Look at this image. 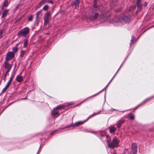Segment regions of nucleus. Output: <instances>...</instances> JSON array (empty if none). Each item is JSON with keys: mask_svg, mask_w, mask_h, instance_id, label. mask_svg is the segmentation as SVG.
I'll list each match as a JSON object with an SVG mask.
<instances>
[{"mask_svg": "<svg viewBox=\"0 0 154 154\" xmlns=\"http://www.w3.org/2000/svg\"><path fill=\"white\" fill-rule=\"evenodd\" d=\"M29 29L28 27H25L20 30L18 33L19 37L23 36L26 37L29 34Z\"/></svg>", "mask_w": 154, "mask_h": 154, "instance_id": "1", "label": "nucleus"}, {"mask_svg": "<svg viewBox=\"0 0 154 154\" xmlns=\"http://www.w3.org/2000/svg\"><path fill=\"white\" fill-rule=\"evenodd\" d=\"M118 140L116 137H114L113 138L112 142L108 144V147L109 148H113L115 147H118Z\"/></svg>", "mask_w": 154, "mask_h": 154, "instance_id": "2", "label": "nucleus"}, {"mask_svg": "<svg viewBox=\"0 0 154 154\" xmlns=\"http://www.w3.org/2000/svg\"><path fill=\"white\" fill-rule=\"evenodd\" d=\"M50 18V13L48 12L45 14L44 17V24L47 25L49 23V20Z\"/></svg>", "mask_w": 154, "mask_h": 154, "instance_id": "3", "label": "nucleus"}, {"mask_svg": "<svg viewBox=\"0 0 154 154\" xmlns=\"http://www.w3.org/2000/svg\"><path fill=\"white\" fill-rule=\"evenodd\" d=\"M14 56L13 52H9L7 54L5 58V60L9 61L13 58Z\"/></svg>", "mask_w": 154, "mask_h": 154, "instance_id": "4", "label": "nucleus"}, {"mask_svg": "<svg viewBox=\"0 0 154 154\" xmlns=\"http://www.w3.org/2000/svg\"><path fill=\"white\" fill-rule=\"evenodd\" d=\"M132 152L134 154H136L137 152V146L135 143L133 144L131 146Z\"/></svg>", "mask_w": 154, "mask_h": 154, "instance_id": "5", "label": "nucleus"}, {"mask_svg": "<svg viewBox=\"0 0 154 154\" xmlns=\"http://www.w3.org/2000/svg\"><path fill=\"white\" fill-rule=\"evenodd\" d=\"M8 61L5 60L3 63V66L6 69H11V66L10 64L8 63Z\"/></svg>", "mask_w": 154, "mask_h": 154, "instance_id": "6", "label": "nucleus"}, {"mask_svg": "<svg viewBox=\"0 0 154 154\" xmlns=\"http://www.w3.org/2000/svg\"><path fill=\"white\" fill-rule=\"evenodd\" d=\"M141 0H137V10L136 12H138L140 11L142 9V7L140 4Z\"/></svg>", "mask_w": 154, "mask_h": 154, "instance_id": "7", "label": "nucleus"}, {"mask_svg": "<svg viewBox=\"0 0 154 154\" xmlns=\"http://www.w3.org/2000/svg\"><path fill=\"white\" fill-rule=\"evenodd\" d=\"M123 21L125 22H129L131 20L130 17L127 16H125L123 18Z\"/></svg>", "mask_w": 154, "mask_h": 154, "instance_id": "8", "label": "nucleus"}, {"mask_svg": "<svg viewBox=\"0 0 154 154\" xmlns=\"http://www.w3.org/2000/svg\"><path fill=\"white\" fill-rule=\"evenodd\" d=\"M57 110V109H56V108L54 109L53 111H52V114L54 116L58 115L57 116L59 115V114H58V112Z\"/></svg>", "mask_w": 154, "mask_h": 154, "instance_id": "9", "label": "nucleus"}, {"mask_svg": "<svg viewBox=\"0 0 154 154\" xmlns=\"http://www.w3.org/2000/svg\"><path fill=\"white\" fill-rule=\"evenodd\" d=\"M125 122L124 120H120L117 123V126L118 128H120L121 126Z\"/></svg>", "mask_w": 154, "mask_h": 154, "instance_id": "10", "label": "nucleus"}, {"mask_svg": "<svg viewBox=\"0 0 154 154\" xmlns=\"http://www.w3.org/2000/svg\"><path fill=\"white\" fill-rule=\"evenodd\" d=\"M22 77L18 75L16 78V80L18 82H20L22 81Z\"/></svg>", "mask_w": 154, "mask_h": 154, "instance_id": "11", "label": "nucleus"}, {"mask_svg": "<svg viewBox=\"0 0 154 154\" xmlns=\"http://www.w3.org/2000/svg\"><path fill=\"white\" fill-rule=\"evenodd\" d=\"M8 12V10H5L2 13V18L4 17L7 15Z\"/></svg>", "mask_w": 154, "mask_h": 154, "instance_id": "12", "label": "nucleus"}, {"mask_svg": "<svg viewBox=\"0 0 154 154\" xmlns=\"http://www.w3.org/2000/svg\"><path fill=\"white\" fill-rule=\"evenodd\" d=\"M116 128L114 127H111L109 128V131L110 133H112L116 131Z\"/></svg>", "mask_w": 154, "mask_h": 154, "instance_id": "13", "label": "nucleus"}, {"mask_svg": "<svg viewBox=\"0 0 154 154\" xmlns=\"http://www.w3.org/2000/svg\"><path fill=\"white\" fill-rule=\"evenodd\" d=\"M83 123V122H79L74 124V126H78L80 125H82Z\"/></svg>", "mask_w": 154, "mask_h": 154, "instance_id": "14", "label": "nucleus"}, {"mask_svg": "<svg viewBox=\"0 0 154 154\" xmlns=\"http://www.w3.org/2000/svg\"><path fill=\"white\" fill-rule=\"evenodd\" d=\"M74 4L75 6V8H76L77 7H78L79 3V0H75V1L74 2Z\"/></svg>", "mask_w": 154, "mask_h": 154, "instance_id": "15", "label": "nucleus"}, {"mask_svg": "<svg viewBox=\"0 0 154 154\" xmlns=\"http://www.w3.org/2000/svg\"><path fill=\"white\" fill-rule=\"evenodd\" d=\"M41 12L42 11H38L37 13L36 19H38L39 18L40 14H41Z\"/></svg>", "mask_w": 154, "mask_h": 154, "instance_id": "16", "label": "nucleus"}, {"mask_svg": "<svg viewBox=\"0 0 154 154\" xmlns=\"http://www.w3.org/2000/svg\"><path fill=\"white\" fill-rule=\"evenodd\" d=\"M106 142L108 143V144L109 143H110V142L111 140L110 137L108 135H106Z\"/></svg>", "mask_w": 154, "mask_h": 154, "instance_id": "17", "label": "nucleus"}, {"mask_svg": "<svg viewBox=\"0 0 154 154\" xmlns=\"http://www.w3.org/2000/svg\"><path fill=\"white\" fill-rule=\"evenodd\" d=\"M8 0H5L4 1L3 5V7H5L7 6L8 5Z\"/></svg>", "mask_w": 154, "mask_h": 154, "instance_id": "18", "label": "nucleus"}, {"mask_svg": "<svg viewBox=\"0 0 154 154\" xmlns=\"http://www.w3.org/2000/svg\"><path fill=\"white\" fill-rule=\"evenodd\" d=\"M14 75H13L11 76V77L10 78L9 81L8 82L7 84H8L9 85H11V82H12L13 80V77Z\"/></svg>", "mask_w": 154, "mask_h": 154, "instance_id": "19", "label": "nucleus"}, {"mask_svg": "<svg viewBox=\"0 0 154 154\" xmlns=\"http://www.w3.org/2000/svg\"><path fill=\"white\" fill-rule=\"evenodd\" d=\"M46 2V0H42L39 3V5H40L39 6L45 3Z\"/></svg>", "mask_w": 154, "mask_h": 154, "instance_id": "20", "label": "nucleus"}, {"mask_svg": "<svg viewBox=\"0 0 154 154\" xmlns=\"http://www.w3.org/2000/svg\"><path fill=\"white\" fill-rule=\"evenodd\" d=\"M98 14L97 13H95L93 16V18L94 19H95L98 17Z\"/></svg>", "mask_w": 154, "mask_h": 154, "instance_id": "21", "label": "nucleus"}, {"mask_svg": "<svg viewBox=\"0 0 154 154\" xmlns=\"http://www.w3.org/2000/svg\"><path fill=\"white\" fill-rule=\"evenodd\" d=\"M28 45V40L27 39H26L23 45V47H26Z\"/></svg>", "mask_w": 154, "mask_h": 154, "instance_id": "22", "label": "nucleus"}, {"mask_svg": "<svg viewBox=\"0 0 154 154\" xmlns=\"http://www.w3.org/2000/svg\"><path fill=\"white\" fill-rule=\"evenodd\" d=\"M64 107V106H63V105H60L59 106H57V107H56L55 108L57 109H60L61 108H63Z\"/></svg>", "mask_w": 154, "mask_h": 154, "instance_id": "23", "label": "nucleus"}, {"mask_svg": "<svg viewBox=\"0 0 154 154\" xmlns=\"http://www.w3.org/2000/svg\"><path fill=\"white\" fill-rule=\"evenodd\" d=\"M18 48L17 47H15L12 48V50L14 52H16L17 51Z\"/></svg>", "mask_w": 154, "mask_h": 154, "instance_id": "24", "label": "nucleus"}, {"mask_svg": "<svg viewBox=\"0 0 154 154\" xmlns=\"http://www.w3.org/2000/svg\"><path fill=\"white\" fill-rule=\"evenodd\" d=\"M49 7L47 5H45L43 8V10L45 11H46L48 9Z\"/></svg>", "mask_w": 154, "mask_h": 154, "instance_id": "25", "label": "nucleus"}, {"mask_svg": "<svg viewBox=\"0 0 154 154\" xmlns=\"http://www.w3.org/2000/svg\"><path fill=\"white\" fill-rule=\"evenodd\" d=\"M25 52L26 51H21L20 53V56L21 57H23Z\"/></svg>", "mask_w": 154, "mask_h": 154, "instance_id": "26", "label": "nucleus"}, {"mask_svg": "<svg viewBox=\"0 0 154 154\" xmlns=\"http://www.w3.org/2000/svg\"><path fill=\"white\" fill-rule=\"evenodd\" d=\"M32 19H33V16L31 15L29 17L28 20L29 21H31L32 20Z\"/></svg>", "mask_w": 154, "mask_h": 154, "instance_id": "27", "label": "nucleus"}, {"mask_svg": "<svg viewBox=\"0 0 154 154\" xmlns=\"http://www.w3.org/2000/svg\"><path fill=\"white\" fill-rule=\"evenodd\" d=\"M93 7L94 8H96V1L95 0H94V4L93 5Z\"/></svg>", "mask_w": 154, "mask_h": 154, "instance_id": "28", "label": "nucleus"}, {"mask_svg": "<svg viewBox=\"0 0 154 154\" xmlns=\"http://www.w3.org/2000/svg\"><path fill=\"white\" fill-rule=\"evenodd\" d=\"M3 30H1L0 32V38H1L2 36V33Z\"/></svg>", "mask_w": 154, "mask_h": 154, "instance_id": "29", "label": "nucleus"}, {"mask_svg": "<svg viewBox=\"0 0 154 154\" xmlns=\"http://www.w3.org/2000/svg\"><path fill=\"white\" fill-rule=\"evenodd\" d=\"M130 118L131 119H133L134 118V116L133 115H131L130 116Z\"/></svg>", "mask_w": 154, "mask_h": 154, "instance_id": "30", "label": "nucleus"}, {"mask_svg": "<svg viewBox=\"0 0 154 154\" xmlns=\"http://www.w3.org/2000/svg\"><path fill=\"white\" fill-rule=\"evenodd\" d=\"M131 41L132 42H134L135 41V38H132V39H131Z\"/></svg>", "mask_w": 154, "mask_h": 154, "instance_id": "31", "label": "nucleus"}, {"mask_svg": "<svg viewBox=\"0 0 154 154\" xmlns=\"http://www.w3.org/2000/svg\"><path fill=\"white\" fill-rule=\"evenodd\" d=\"M7 75V74H6V73H5V75L4 76V78L3 79H4V81H5V79H6V77Z\"/></svg>", "mask_w": 154, "mask_h": 154, "instance_id": "32", "label": "nucleus"}, {"mask_svg": "<svg viewBox=\"0 0 154 154\" xmlns=\"http://www.w3.org/2000/svg\"><path fill=\"white\" fill-rule=\"evenodd\" d=\"M48 2L51 4H53V1L52 0H50L48 1Z\"/></svg>", "mask_w": 154, "mask_h": 154, "instance_id": "33", "label": "nucleus"}, {"mask_svg": "<svg viewBox=\"0 0 154 154\" xmlns=\"http://www.w3.org/2000/svg\"><path fill=\"white\" fill-rule=\"evenodd\" d=\"M147 3L146 2H145L144 4H143V6L145 7H146L147 6Z\"/></svg>", "mask_w": 154, "mask_h": 154, "instance_id": "34", "label": "nucleus"}, {"mask_svg": "<svg viewBox=\"0 0 154 154\" xmlns=\"http://www.w3.org/2000/svg\"><path fill=\"white\" fill-rule=\"evenodd\" d=\"M11 69H8L6 72V74H7L9 72V71H10Z\"/></svg>", "mask_w": 154, "mask_h": 154, "instance_id": "35", "label": "nucleus"}, {"mask_svg": "<svg viewBox=\"0 0 154 154\" xmlns=\"http://www.w3.org/2000/svg\"><path fill=\"white\" fill-rule=\"evenodd\" d=\"M7 90V89H6V88H4L2 90V92H5L6 90Z\"/></svg>", "mask_w": 154, "mask_h": 154, "instance_id": "36", "label": "nucleus"}, {"mask_svg": "<svg viewBox=\"0 0 154 154\" xmlns=\"http://www.w3.org/2000/svg\"><path fill=\"white\" fill-rule=\"evenodd\" d=\"M10 85H9L7 83V84H6V86H7V87H8V88H9V86H10Z\"/></svg>", "mask_w": 154, "mask_h": 154, "instance_id": "37", "label": "nucleus"}, {"mask_svg": "<svg viewBox=\"0 0 154 154\" xmlns=\"http://www.w3.org/2000/svg\"><path fill=\"white\" fill-rule=\"evenodd\" d=\"M54 131L52 132L51 133V134H52V135H53V134H54Z\"/></svg>", "mask_w": 154, "mask_h": 154, "instance_id": "38", "label": "nucleus"}, {"mask_svg": "<svg viewBox=\"0 0 154 154\" xmlns=\"http://www.w3.org/2000/svg\"><path fill=\"white\" fill-rule=\"evenodd\" d=\"M5 88L7 89L8 88L6 86Z\"/></svg>", "mask_w": 154, "mask_h": 154, "instance_id": "39", "label": "nucleus"}, {"mask_svg": "<svg viewBox=\"0 0 154 154\" xmlns=\"http://www.w3.org/2000/svg\"><path fill=\"white\" fill-rule=\"evenodd\" d=\"M18 8V6H17L16 7V9H17Z\"/></svg>", "mask_w": 154, "mask_h": 154, "instance_id": "40", "label": "nucleus"}, {"mask_svg": "<svg viewBox=\"0 0 154 154\" xmlns=\"http://www.w3.org/2000/svg\"><path fill=\"white\" fill-rule=\"evenodd\" d=\"M118 22H120V20H119L118 21Z\"/></svg>", "mask_w": 154, "mask_h": 154, "instance_id": "41", "label": "nucleus"}, {"mask_svg": "<svg viewBox=\"0 0 154 154\" xmlns=\"http://www.w3.org/2000/svg\"><path fill=\"white\" fill-rule=\"evenodd\" d=\"M128 154H131V152H129Z\"/></svg>", "mask_w": 154, "mask_h": 154, "instance_id": "42", "label": "nucleus"}, {"mask_svg": "<svg viewBox=\"0 0 154 154\" xmlns=\"http://www.w3.org/2000/svg\"><path fill=\"white\" fill-rule=\"evenodd\" d=\"M69 126H68L67 127H69Z\"/></svg>", "mask_w": 154, "mask_h": 154, "instance_id": "43", "label": "nucleus"}, {"mask_svg": "<svg viewBox=\"0 0 154 154\" xmlns=\"http://www.w3.org/2000/svg\"><path fill=\"white\" fill-rule=\"evenodd\" d=\"M153 27H154V25H153Z\"/></svg>", "mask_w": 154, "mask_h": 154, "instance_id": "44", "label": "nucleus"}]
</instances>
